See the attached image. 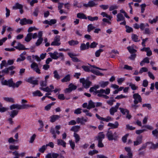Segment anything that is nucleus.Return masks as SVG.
Listing matches in <instances>:
<instances>
[{"instance_id":"1","label":"nucleus","mask_w":158,"mask_h":158,"mask_svg":"<svg viewBox=\"0 0 158 158\" xmlns=\"http://www.w3.org/2000/svg\"><path fill=\"white\" fill-rule=\"evenodd\" d=\"M15 68V67L14 66H11L2 70L1 72L6 75L9 74L10 75L12 76L15 73V71L13 70Z\"/></svg>"},{"instance_id":"2","label":"nucleus","mask_w":158,"mask_h":158,"mask_svg":"<svg viewBox=\"0 0 158 158\" xmlns=\"http://www.w3.org/2000/svg\"><path fill=\"white\" fill-rule=\"evenodd\" d=\"M51 57L53 59L56 60L60 57H63L64 55L62 53H58L57 52L55 51L53 53L49 52Z\"/></svg>"},{"instance_id":"3","label":"nucleus","mask_w":158,"mask_h":158,"mask_svg":"<svg viewBox=\"0 0 158 158\" xmlns=\"http://www.w3.org/2000/svg\"><path fill=\"white\" fill-rule=\"evenodd\" d=\"M80 82L82 83L83 86L86 89L89 88L91 82L88 80H85L84 78L80 79Z\"/></svg>"},{"instance_id":"4","label":"nucleus","mask_w":158,"mask_h":158,"mask_svg":"<svg viewBox=\"0 0 158 158\" xmlns=\"http://www.w3.org/2000/svg\"><path fill=\"white\" fill-rule=\"evenodd\" d=\"M4 78H3V80L1 81V83L2 85H8L9 87H13V84H14V82L12 79L8 80V81L6 80H3Z\"/></svg>"},{"instance_id":"5","label":"nucleus","mask_w":158,"mask_h":158,"mask_svg":"<svg viewBox=\"0 0 158 158\" xmlns=\"http://www.w3.org/2000/svg\"><path fill=\"white\" fill-rule=\"evenodd\" d=\"M110 129V128H109L108 131H107L106 134V136L108 140L109 141L112 140H116V136L114 137L112 131L109 130Z\"/></svg>"},{"instance_id":"6","label":"nucleus","mask_w":158,"mask_h":158,"mask_svg":"<svg viewBox=\"0 0 158 158\" xmlns=\"http://www.w3.org/2000/svg\"><path fill=\"white\" fill-rule=\"evenodd\" d=\"M133 98L134 99V102L135 104H137L139 102H142L141 97L138 93L134 94L133 95Z\"/></svg>"},{"instance_id":"7","label":"nucleus","mask_w":158,"mask_h":158,"mask_svg":"<svg viewBox=\"0 0 158 158\" xmlns=\"http://www.w3.org/2000/svg\"><path fill=\"white\" fill-rule=\"evenodd\" d=\"M33 23V21L32 20L24 18L20 20V23L22 25H23L27 24H32Z\"/></svg>"},{"instance_id":"8","label":"nucleus","mask_w":158,"mask_h":158,"mask_svg":"<svg viewBox=\"0 0 158 158\" xmlns=\"http://www.w3.org/2000/svg\"><path fill=\"white\" fill-rule=\"evenodd\" d=\"M31 69L38 74L40 73V70L38 68L37 64L35 62L33 63L31 65Z\"/></svg>"},{"instance_id":"9","label":"nucleus","mask_w":158,"mask_h":158,"mask_svg":"<svg viewBox=\"0 0 158 158\" xmlns=\"http://www.w3.org/2000/svg\"><path fill=\"white\" fill-rule=\"evenodd\" d=\"M125 150L127 152V156H124V158H132V153L131 152V149L130 147H125Z\"/></svg>"},{"instance_id":"10","label":"nucleus","mask_w":158,"mask_h":158,"mask_svg":"<svg viewBox=\"0 0 158 158\" xmlns=\"http://www.w3.org/2000/svg\"><path fill=\"white\" fill-rule=\"evenodd\" d=\"M142 136L139 135L136 138V140L134 142V146H137L142 143Z\"/></svg>"},{"instance_id":"11","label":"nucleus","mask_w":158,"mask_h":158,"mask_svg":"<svg viewBox=\"0 0 158 158\" xmlns=\"http://www.w3.org/2000/svg\"><path fill=\"white\" fill-rule=\"evenodd\" d=\"M89 47V42H87L86 44L84 43H82L81 44L80 46V49L81 50H84L88 49Z\"/></svg>"},{"instance_id":"12","label":"nucleus","mask_w":158,"mask_h":158,"mask_svg":"<svg viewBox=\"0 0 158 158\" xmlns=\"http://www.w3.org/2000/svg\"><path fill=\"white\" fill-rule=\"evenodd\" d=\"M68 55L70 56V57L72 59V60L73 61L75 62L80 61V60H79L77 57H75V56H76V55L73 54L71 53H68Z\"/></svg>"},{"instance_id":"13","label":"nucleus","mask_w":158,"mask_h":158,"mask_svg":"<svg viewBox=\"0 0 158 158\" xmlns=\"http://www.w3.org/2000/svg\"><path fill=\"white\" fill-rule=\"evenodd\" d=\"M60 116L58 115H53L50 117V121L51 123L54 122L56 120L58 119Z\"/></svg>"},{"instance_id":"14","label":"nucleus","mask_w":158,"mask_h":158,"mask_svg":"<svg viewBox=\"0 0 158 158\" xmlns=\"http://www.w3.org/2000/svg\"><path fill=\"white\" fill-rule=\"evenodd\" d=\"M34 78L33 77H30L28 78L27 81L31 84L36 85H38V81L37 80H33V79Z\"/></svg>"},{"instance_id":"15","label":"nucleus","mask_w":158,"mask_h":158,"mask_svg":"<svg viewBox=\"0 0 158 158\" xmlns=\"http://www.w3.org/2000/svg\"><path fill=\"white\" fill-rule=\"evenodd\" d=\"M14 48L19 50H26L28 48H25L24 46L21 44L20 43H18L17 46H15Z\"/></svg>"},{"instance_id":"16","label":"nucleus","mask_w":158,"mask_h":158,"mask_svg":"<svg viewBox=\"0 0 158 158\" xmlns=\"http://www.w3.org/2000/svg\"><path fill=\"white\" fill-rule=\"evenodd\" d=\"M119 123L117 121H116L114 123H109L108 124V126L111 127V129H115L118 127Z\"/></svg>"},{"instance_id":"17","label":"nucleus","mask_w":158,"mask_h":158,"mask_svg":"<svg viewBox=\"0 0 158 158\" xmlns=\"http://www.w3.org/2000/svg\"><path fill=\"white\" fill-rule=\"evenodd\" d=\"M19 111L16 110H13L9 113V114L11 118H14L18 114Z\"/></svg>"},{"instance_id":"18","label":"nucleus","mask_w":158,"mask_h":158,"mask_svg":"<svg viewBox=\"0 0 158 158\" xmlns=\"http://www.w3.org/2000/svg\"><path fill=\"white\" fill-rule=\"evenodd\" d=\"M95 5L96 4L94 1H90L87 4H84L83 6L86 7H93L95 6Z\"/></svg>"},{"instance_id":"19","label":"nucleus","mask_w":158,"mask_h":158,"mask_svg":"<svg viewBox=\"0 0 158 158\" xmlns=\"http://www.w3.org/2000/svg\"><path fill=\"white\" fill-rule=\"evenodd\" d=\"M77 121L78 123H80L81 124H84V122H86L87 121V119H84L83 117H82L81 118L78 117L77 119Z\"/></svg>"},{"instance_id":"20","label":"nucleus","mask_w":158,"mask_h":158,"mask_svg":"<svg viewBox=\"0 0 158 158\" xmlns=\"http://www.w3.org/2000/svg\"><path fill=\"white\" fill-rule=\"evenodd\" d=\"M117 22L122 21L125 20V18L123 15L121 13L118 14L117 15Z\"/></svg>"},{"instance_id":"21","label":"nucleus","mask_w":158,"mask_h":158,"mask_svg":"<svg viewBox=\"0 0 158 158\" xmlns=\"http://www.w3.org/2000/svg\"><path fill=\"white\" fill-rule=\"evenodd\" d=\"M95 106L94 103L91 100H90L89 102L88 105L87 107V108L88 109L90 110L91 108H94Z\"/></svg>"},{"instance_id":"22","label":"nucleus","mask_w":158,"mask_h":158,"mask_svg":"<svg viewBox=\"0 0 158 158\" xmlns=\"http://www.w3.org/2000/svg\"><path fill=\"white\" fill-rule=\"evenodd\" d=\"M57 142L58 145H61L64 147H66V143L62 139H58L57 140Z\"/></svg>"},{"instance_id":"23","label":"nucleus","mask_w":158,"mask_h":158,"mask_svg":"<svg viewBox=\"0 0 158 158\" xmlns=\"http://www.w3.org/2000/svg\"><path fill=\"white\" fill-rule=\"evenodd\" d=\"M105 135L103 134V132H100L98 135L96 136V138L98 140H102V139L104 138Z\"/></svg>"},{"instance_id":"24","label":"nucleus","mask_w":158,"mask_h":158,"mask_svg":"<svg viewBox=\"0 0 158 158\" xmlns=\"http://www.w3.org/2000/svg\"><path fill=\"white\" fill-rule=\"evenodd\" d=\"M12 8L13 9H23V6L19 3H16L15 5L13 6Z\"/></svg>"},{"instance_id":"25","label":"nucleus","mask_w":158,"mask_h":158,"mask_svg":"<svg viewBox=\"0 0 158 158\" xmlns=\"http://www.w3.org/2000/svg\"><path fill=\"white\" fill-rule=\"evenodd\" d=\"M32 33H28L25 38V40L27 42H29L32 39Z\"/></svg>"},{"instance_id":"26","label":"nucleus","mask_w":158,"mask_h":158,"mask_svg":"<svg viewBox=\"0 0 158 158\" xmlns=\"http://www.w3.org/2000/svg\"><path fill=\"white\" fill-rule=\"evenodd\" d=\"M77 17L80 19H87V17L83 13H78L77 14Z\"/></svg>"},{"instance_id":"27","label":"nucleus","mask_w":158,"mask_h":158,"mask_svg":"<svg viewBox=\"0 0 158 158\" xmlns=\"http://www.w3.org/2000/svg\"><path fill=\"white\" fill-rule=\"evenodd\" d=\"M147 143L151 144L152 146L150 147V148L155 149L158 148V143L156 144H154L152 142H148Z\"/></svg>"},{"instance_id":"28","label":"nucleus","mask_w":158,"mask_h":158,"mask_svg":"<svg viewBox=\"0 0 158 158\" xmlns=\"http://www.w3.org/2000/svg\"><path fill=\"white\" fill-rule=\"evenodd\" d=\"M70 79V75L69 74H68L61 79V81L62 82H64L69 81Z\"/></svg>"},{"instance_id":"29","label":"nucleus","mask_w":158,"mask_h":158,"mask_svg":"<svg viewBox=\"0 0 158 158\" xmlns=\"http://www.w3.org/2000/svg\"><path fill=\"white\" fill-rule=\"evenodd\" d=\"M33 94L34 96H38L39 97L42 96L43 94L39 90H37L33 92Z\"/></svg>"},{"instance_id":"30","label":"nucleus","mask_w":158,"mask_h":158,"mask_svg":"<svg viewBox=\"0 0 158 158\" xmlns=\"http://www.w3.org/2000/svg\"><path fill=\"white\" fill-rule=\"evenodd\" d=\"M109 83L108 81H102L99 83L101 87L103 88L107 85Z\"/></svg>"},{"instance_id":"31","label":"nucleus","mask_w":158,"mask_h":158,"mask_svg":"<svg viewBox=\"0 0 158 158\" xmlns=\"http://www.w3.org/2000/svg\"><path fill=\"white\" fill-rule=\"evenodd\" d=\"M15 109H17L19 110V104H14L10 106V110H12Z\"/></svg>"},{"instance_id":"32","label":"nucleus","mask_w":158,"mask_h":158,"mask_svg":"<svg viewBox=\"0 0 158 158\" xmlns=\"http://www.w3.org/2000/svg\"><path fill=\"white\" fill-rule=\"evenodd\" d=\"M131 38L135 42H137L139 41V40H138V36L135 34H132L131 35Z\"/></svg>"},{"instance_id":"33","label":"nucleus","mask_w":158,"mask_h":158,"mask_svg":"<svg viewBox=\"0 0 158 158\" xmlns=\"http://www.w3.org/2000/svg\"><path fill=\"white\" fill-rule=\"evenodd\" d=\"M8 66L7 62L6 60H3L2 61V63L0 64V68L2 69L3 67H7Z\"/></svg>"},{"instance_id":"34","label":"nucleus","mask_w":158,"mask_h":158,"mask_svg":"<svg viewBox=\"0 0 158 158\" xmlns=\"http://www.w3.org/2000/svg\"><path fill=\"white\" fill-rule=\"evenodd\" d=\"M119 109L120 110L121 112L123 114V115H125L126 114V113L127 114L129 113V111L127 109H125L123 108L120 107Z\"/></svg>"},{"instance_id":"35","label":"nucleus","mask_w":158,"mask_h":158,"mask_svg":"<svg viewBox=\"0 0 158 158\" xmlns=\"http://www.w3.org/2000/svg\"><path fill=\"white\" fill-rule=\"evenodd\" d=\"M127 49L129 51V52L131 53H135L137 51L135 49L133 48V47L131 46H128L127 47Z\"/></svg>"},{"instance_id":"36","label":"nucleus","mask_w":158,"mask_h":158,"mask_svg":"<svg viewBox=\"0 0 158 158\" xmlns=\"http://www.w3.org/2000/svg\"><path fill=\"white\" fill-rule=\"evenodd\" d=\"M3 99L4 100L9 102H15L14 99L12 98L5 97Z\"/></svg>"},{"instance_id":"37","label":"nucleus","mask_w":158,"mask_h":158,"mask_svg":"<svg viewBox=\"0 0 158 158\" xmlns=\"http://www.w3.org/2000/svg\"><path fill=\"white\" fill-rule=\"evenodd\" d=\"M29 105L23 104L22 105H19V110L27 109L29 107Z\"/></svg>"},{"instance_id":"38","label":"nucleus","mask_w":158,"mask_h":158,"mask_svg":"<svg viewBox=\"0 0 158 158\" xmlns=\"http://www.w3.org/2000/svg\"><path fill=\"white\" fill-rule=\"evenodd\" d=\"M40 89L41 90H43L44 91L49 92H52L51 89L49 88L48 87H47L45 88H44L42 87H40Z\"/></svg>"},{"instance_id":"39","label":"nucleus","mask_w":158,"mask_h":158,"mask_svg":"<svg viewBox=\"0 0 158 158\" xmlns=\"http://www.w3.org/2000/svg\"><path fill=\"white\" fill-rule=\"evenodd\" d=\"M80 128V126L77 125L73 127L71 129V130L74 132H77L78 131Z\"/></svg>"},{"instance_id":"40","label":"nucleus","mask_w":158,"mask_h":158,"mask_svg":"<svg viewBox=\"0 0 158 158\" xmlns=\"http://www.w3.org/2000/svg\"><path fill=\"white\" fill-rule=\"evenodd\" d=\"M87 27V31L89 32H90L91 31L93 30L95 28V27L91 24L88 25Z\"/></svg>"},{"instance_id":"41","label":"nucleus","mask_w":158,"mask_h":158,"mask_svg":"<svg viewBox=\"0 0 158 158\" xmlns=\"http://www.w3.org/2000/svg\"><path fill=\"white\" fill-rule=\"evenodd\" d=\"M117 110L114 107H111L110 109V114L111 115H114L115 112H117Z\"/></svg>"},{"instance_id":"42","label":"nucleus","mask_w":158,"mask_h":158,"mask_svg":"<svg viewBox=\"0 0 158 158\" xmlns=\"http://www.w3.org/2000/svg\"><path fill=\"white\" fill-rule=\"evenodd\" d=\"M87 18H88L89 20L93 21L94 20H97L98 19V17L97 16H95L93 17L90 16H88Z\"/></svg>"},{"instance_id":"43","label":"nucleus","mask_w":158,"mask_h":158,"mask_svg":"<svg viewBox=\"0 0 158 158\" xmlns=\"http://www.w3.org/2000/svg\"><path fill=\"white\" fill-rule=\"evenodd\" d=\"M47 148L46 145H43L41 148H40L39 149V151L40 152L43 153L46 150Z\"/></svg>"},{"instance_id":"44","label":"nucleus","mask_w":158,"mask_h":158,"mask_svg":"<svg viewBox=\"0 0 158 158\" xmlns=\"http://www.w3.org/2000/svg\"><path fill=\"white\" fill-rule=\"evenodd\" d=\"M103 50L102 49H100L99 50L95 52V55L96 57H98L100 55V53L101 52H102Z\"/></svg>"},{"instance_id":"45","label":"nucleus","mask_w":158,"mask_h":158,"mask_svg":"<svg viewBox=\"0 0 158 158\" xmlns=\"http://www.w3.org/2000/svg\"><path fill=\"white\" fill-rule=\"evenodd\" d=\"M69 44L70 45H74L75 44H77L79 43V42L78 41H74L73 40H72L71 41H69Z\"/></svg>"},{"instance_id":"46","label":"nucleus","mask_w":158,"mask_h":158,"mask_svg":"<svg viewBox=\"0 0 158 158\" xmlns=\"http://www.w3.org/2000/svg\"><path fill=\"white\" fill-rule=\"evenodd\" d=\"M74 136L75 139V142L77 143L80 139V137L79 135L77 134L74 133Z\"/></svg>"},{"instance_id":"47","label":"nucleus","mask_w":158,"mask_h":158,"mask_svg":"<svg viewBox=\"0 0 158 158\" xmlns=\"http://www.w3.org/2000/svg\"><path fill=\"white\" fill-rule=\"evenodd\" d=\"M53 74H54V77L55 78H56L57 80H59L60 79V76L56 70L54 71Z\"/></svg>"},{"instance_id":"48","label":"nucleus","mask_w":158,"mask_h":158,"mask_svg":"<svg viewBox=\"0 0 158 158\" xmlns=\"http://www.w3.org/2000/svg\"><path fill=\"white\" fill-rule=\"evenodd\" d=\"M22 82L21 81H19L16 82V83H14V84H13L12 87L13 88H15V87L17 88L22 84Z\"/></svg>"},{"instance_id":"49","label":"nucleus","mask_w":158,"mask_h":158,"mask_svg":"<svg viewBox=\"0 0 158 158\" xmlns=\"http://www.w3.org/2000/svg\"><path fill=\"white\" fill-rule=\"evenodd\" d=\"M125 28L126 29V31L127 32L130 33L131 32H132L133 31L132 28L129 26L126 25Z\"/></svg>"},{"instance_id":"50","label":"nucleus","mask_w":158,"mask_h":158,"mask_svg":"<svg viewBox=\"0 0 158 158\" xmlns=\"http://www.w3.org/2000/svg\"><path fill=\"white\" fill-rule=\"evenodd\" d=\"M9 148L11 150H14L15 149L17 150L19 148V146H15L14 145H10L9 146Z\"/></svg>"},{"instance_id":"51","label":"nucleus","mask_w":158,"mask_h":158,"mask_svg":"<svg viewBox=\"0 0 158 158\" xmlns=\"http://www.w3.org/2000/svg\"><path fill=\"white\" fill-rule=\"evenodd\" d=\"M47 81H41L40 82V86H41L42 87H45L47 85Z\"/></svg>"},{"instance_id":"52","label":"nucleus","mask_w":158,"mask_h":158,"mask_svg":"<svg viewBox=\"0 0 158 158\" xmlns=\"http://www.w3.org/2000/svg\"><path fill=\"white\" fill-rule=\"evenodd\" d=\"M81 67L85 72H89L90 71L89 67L88 66L83 65Z\"/></svg>"},{"instance_id":"53","label":"nucleus","mask_w":158,"mask_h":158,"mask_svg":"<svg viewBox=\"0 0 158 158\" xmlns=\"http://www.w3.org/2000/svg\"><path fill=\"white\" fill-rule=\"evenodd\" d=\"M135 127L130 126L129 124H127L126 125V129L127 130H133L135 129Z\"/></svg>"},{"instance_id":"54","label":"nucleus","mask_w":158,"mask_h":158,"mask_svg":"<svg viewBox=\"0 0 158 158\" xmlns=\"http://www.w3.org/2000/svg\"><path fill=\"white\" fill-rule=\"evenodd\" d=\"M43 38L39 39L37 42L35 43V44L36 46H38L40 45L42 43L43 41Z\"/></svg>"},{"instance_id":"55","label":"nucleus","mask_w":158,"mask_h":158,"mask_svg":"<svg viewBox=\"0 0 158 158\" xmlns=\"http://www.w3.org/2000/svg\"><path fill=\"white\" fill-rule=\"evenodd\" d=\"M98 153V151L96 150H93V151H90L88 153L89 155L92 156L93 155Z\"/></svg>"},{"instance_id":"56","label":"nucleus","mask_w":158,"mask_h":158,"mask_svg":"<svg viewBox=\"0 0 158 158\" xmlns=\"http://www.w3.org/2000/svg\"><path fill=\"white\" fill-rule=\"evenodd\" d=\"M98 44L95 42H93L92 43L90 44H89V47L91 48H95Z\"/></svg>"},{"instance_id":"57","label":"nucleus","mask_w":158,"mask_h":158,"mask_svg":"<svg viewBox=\"0 0 158 158\" xmlns=\"http://www.w3.org/2000/svg\"><path fill=\"white\" fill-rule=\"evenodd\" d=\"M146 5L145 3L142 4L140 5L141 7V13H143L145 10V8L146 7Z\"/></svg>"},{"instance_id":"58","label":"nucleus","mask_w":158,"mask_h":158,"mask_svg":"<svg viewBox=\"0 0 158 158\" xmlns=\"http://www.w3.org/2000/svg\"><path fill=\"white\" fill-rule=\"evenodd\" d=\"M148 71V69L146 67L142 68L139 71V73H142L143 72H147Z\"/></svg>"},{"instance_id":"59","label":"nucleus","mask_w":158,"mask_h":158,"mask_svg":"<svg viewBox=\"0 0 158 158\" xmlns=\"http://www.w3.org/2000/svg\"><path fill=\"white\" fill-rule=\"evenodd\" d=\"M129 85L131 87V89L133 90H135L136 89L138 88V87L136 86L135 84L131 83H130Z\"/></svg>"},{"instance_id":"60","label":"nucleus","mask_w":158,"mask_h":158,"mask_svg":"<svg viewBox=\"0 0 158 158\" xmlns=\"http://www.w3.org/2000/svg\"><path fill=\"white\" fill-rule=\"evenodd\" d=\"M118 8V6L116 5H112L109 7V10L112 11Z\"/></svg>"},{"instance_id":"61","label":"nucleus","mask_w":158,"mask_h":158,"mask_svg":"<svg viewBox=\"0 0 158 158\" xmlns=\"http://www.w3.org/2000/svg\"><path fill=\"white\" fill-rule=\"evenodd\" d=\"M129 135V134H127L122 137V140L123 142L125 143L126 142L127 137Z\"/></svg>"},{"instance_id":"62","label":"nucleus","mask_w":158,"mask_h":158,"mask_svg":"<svg viewBox=\"0 0 158 158\" xmlns=\"http://www.w3.org/2000/svg\"><path fill=\"white\" fill-rule=\"evenodd\" d=\"M35 137H36L35 134H33V135L31 136V137L30 138V139L29 141V142L31 143H33V142H34V141L35 139Z\"/></svg>"},{"instance_id":"63","label":"nucleus","mask_w":158,"mask_h":158,"mask_svg":"<svg viewBox=\"0 0 158 158\" xmlns=\"http://www.w3.org/2000/svg\"><path fill=\"white\" fill-rule=\"evenodd\" d=\"M69 87H70V89L72 90H75L76 89L77 87L76 85H74L72 83L69 85Z\"/></svg>"},{"instance_id":"64","label":"nucleus","mask_w":158,"mask_h":158,"mask_svg":"<svg viewBox=\"0 0 158 158\" xmlns=\"http://www.w3.org/2000/svg\"><path fill=\"white\" fill-rule=\"evenodd\" d=\"M69 143L72 148L74 149L75 147L74 143L73 142L72 140H69Z\"/></svg>"}]
</instances>
